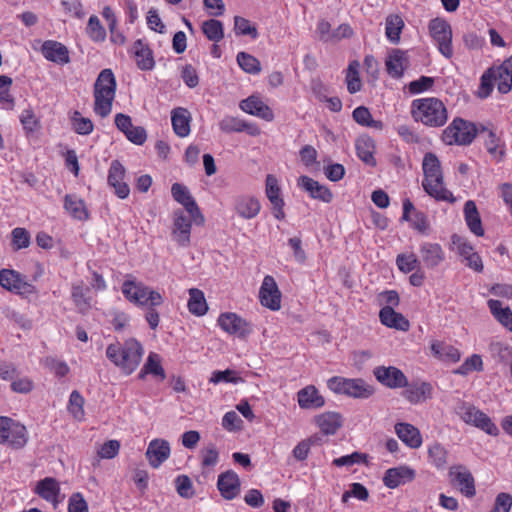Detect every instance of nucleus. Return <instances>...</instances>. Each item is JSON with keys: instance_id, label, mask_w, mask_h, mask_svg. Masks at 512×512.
I'll return each instance as SVG.
<instances>
[{"instance_id": "f257e3e1", "label": "nucleus", "mask_w": 512, "mask_h": 512, "mask_svg": "<svg viewBox=\"0 0 512 512\" xmlns=\"http://www.w3.org/2000/svg\"><path fill=\"white\" fill-rule=\"evenodd\" d=\"M422 168L424 172L422 186L425 192L437 201L453 202V194L445 188L444 177L437 156L433 153H426Z\"/></svg>"}, {"instance_id": "f03ea898", "label": "nucleus", "mask_w": 512, "mask_h": 512, "mask_svg": "<svg viewBox=\"0 0 512 512\" xmlns=\"http://www.w3.org/2000/svg\"><path fill=\"white\" fill-rule=\"evenodd\" d=\"M144 350L142 345L134 338L128 339L124 344H110L106 348L107 358L126 375L134 372L139 366Z\"/></svg>"}, {"instance_id": "7ed1b4c3", "label": "nucleus", "mask_w": 512, "mask_h": 512, "mask_svg": "<svg viewBox=\"0 0 512 512\" xmlns=\"http://www.w3.org/2000/svg\"><path fill=\"white\" fill-rule=\"evenodd\" d=\"M116 86V79L111 69H104L99 73L94 84V112L102 118L111 113Z\"/></svg>"}, {"instance_id": "20e7f679", "label": "nucleus", "mask_w": 512, "mask_h": 512, "mask_svg": "<svg viewBox=\"0 0 512 512\" xmlns=\"http://www.w3.org/2000/svg\"><path fill=\"white\" fill-rule=\"evenodd\" d=\"M412 115L416 121L429 127L443 126L448 118L444 103L434 97L414 100Z\"/></svg>"}, {"instance_id": "39448f33", "label": "nucleus", "mask_w": 512, "mask_h": 512, "mask_svg": "<svg viewBox=\"0 0 512 512\" xmlns=\"http://www.w3.org/2000/svg\"><path fill=\"white\" fill-rule=\"evenodd\" d=\"M126 279L122 284V293L125 298L139 306H160L163 304L161 294L133 277Z\"/></svg>"}, {"instance_id": "423d86ee", "label": "nucleus", "mask_w": 512, "mask_h": 512, "mask_svg": "<svg viewBox=\"0 0 512 512\" xmlns=\"http://www.w3.org/2000/svg\"><path fill=\"white\" fill-rule=\"evenodd\" d=\"M456 413L467 425L474 426L490 436L496 437L500 433L492 419L474 405L462 402L456 408Z\"/></svg>"}, {"instance_id": "0eeeda50", "label": "nucleus", "mask_w": 512, "mask_h": 512, "mask_svg": "<svg viewBox=\"0 0 512 512\" xmlns=\"http://www.w3.org/2000/svg\"><path fill=\"white\" fill-rule=\"evenodd\" d=\"M29 435L26 427L6 416H0V444L12 449H22L28 442Z\"/></svg>"}, {"instance_id": "6e6552de", "label": "nucleus", "mask_w": 512, "mask_h": 512, "mask_svg": "<svg viewBox=\"0 0 512 512\" xmlns=\"http://www.w3.org/2000/svg\"><path fill=\"white\" fill-rule=\"evenodd\" d=\"M478 134L477 127L462 118H455L443 131L442 140L447 145H469Z\"/></svg>"}, {"instance_id": "1a4fd4ad", "label": "nucleus", "mask_w": 512, "mask_h": 512, "mask_svg": "<svg viewBox=\"0 0 512 512\" xmlns=\"http://www.w3.org/2000/svg\"><path fill=\"white\" fill-rule=\"evenodd\" d=\"M430 36L438 46L439 52L446 58L453 56L452 29L450 24L441 18H434L428 25Z\"/></svg>"}, {"instance_id": "9d476101", "label": "nucleus", "mask_w": 512, "mask_h": 512, "mask_svg": "<svg viewBox=\"0 0 512 512\" xmlns=\"http://www.w3.org/2000/svg\"><path fill=\"white\" fill-rule=\"evenodd\" d=\"M193 218L190 214L186 215L181 209L173 213L172 238L181 247H188L191 242V228Z\"/></svg>"}, {"instance_id": "9b49d317", "label": "nucleus", "mask_w": 512, "mask_h": 512, "mask_svg": "<svg viewBox=\"0 0 512 512\" xmlns=\"http://www.w3.org/2000/svg\"><path fill=\"white\" fill-rule=\"evenodd\" d=\"M0 286L16 294H31L35 287L24 279V276L13 269L0 270Z\"/></svg>"}, {"instance_id": "f8f14e48", "label": "nucleus", "mask_w": 512, "mask_h": 512, "mask_svg": "<svg viewBox=\"0 0 512 512\" xmlns=\"http://www.w3.org/2000/svg\"><path fill=\"white\" fill-rule=\"evenodd\" d=\"M171 193L174 200L184 206L186 212L191 215L196 225H203L205 223L204 216L186 186L174 183L171 187Z\"/></svg>"}, {"instance_id": "ddd939ff", "label": "nucleus", "mask_w": 512, "mask_h": 512, "mask_svg": "<svg viewBox=\"0 0 512 512\" xmlns=\"http://www.w3.org/2000/svg\"><path fill=\"white\" fill-rule=\"evenodd\" d=\"M217 322L223 331L239 338H244L252 332V325L236 313H222Z\"/></svg>"}, {"instance_id": "4468645a", "label": "nucleus", "mask_w": 512, "mask_h": 512, "mask_svg": "<svg viewBox=\"0 0 512 512\" xmlns=\"http://www.w3.org/2000/svg\"><path fill=\"white\" fill-rule=\"evenodd\" d=\"M260 303L272 310L278 311L281 308V292L275 279L266 275L259 290Z\"/></svg>"}, {"instance_id": "2eb2a0df", "label": "nucleus", "mask_w": 512, "mask_h": 512, "mask_svg": "<svg viewBox=\"0 0 512 512\" xmlns=\"http://www.w3.org/2000/svg\"><path fill=\"white\" fill-rule=\"evenodd\" d=\"M373 374L378 382L390 389L404 388V386H407V377L397 367L378 366L374 369Z\"/></svg>"}, {"instance_id": "dca6fc26", "label": "nucleus", "mask_w": 512, "mask_h": 512, "mask_svg": "<svg viewBox=\"0 0 512 512\" xmlns=\"http://www.w3.org/2000/svg\"><path fill=\"white\" fill-rule=\"evenodd\" d=\"M450 477L454 485L466 497H473L476 494L475 481L470 471L463 465H456L450 468Z\"/></svg>"}, {"instance_id": "f3484780", "label": "nucleus", "mask_w": 512, "mask_h": 512, "mask_svg": "<svg viewBox=\"0 0 512 512\" xmlns=\"http://www.w3.org/2000/svg\"><path fill=\"white\" fill-rule=\"evenodd\" d=\"M125 173L124 166L118 160L111 162L108 171V184L114 189L115 194L120 199L127 198L130 193V188L124 181Z\"/></svg>"}, {"instance_id": "a211bd4d", "label": "nucleus", "mask_w": 512, "mask_h": 512, "mask_svg": "<svg viewBox=\"0 0 512 512\" xmlns=\"http://www.w3.org/2000/svg\"><path fill=\"white\" fill-rule=\"evenodd\" d=\"M266 196L272 205V214L278 220L285 218L283 210L284 200L281 197V190L275 176L269 174L266 177Z\"/></svg>"}, {"instance_id": "6ab92c4d", "label": "nucleus", "mask_w": 512, "mask_h": 512, "mask_svg": "<svg viewBox=\"0 0 512 512\" xmlns=\"http://www.w3.org/2000/svg\"><path fill=\"white\" fill-rule=\"evenodd\" d=\"M298 186L305 190L313 199L324 203H330L333 200V193L328 187L308 176H300L298 178Z\"/></svg>"}, {"instance_id": "aec40b11", "label": "nucleus", "mask_w": 512, "mask_h": 512, "mask_svg": "<svg viewBox=\"0 0 512 512\" xmlns=\"http://www.w3.org/2000/svg\"><path fill=\"white\" fill-rule=\"evenodd\" d=\"M478 134L483 138L484 146L492 159L497 162L502 161L505 156V144L495 132L482 126L480 130L478 129Z\"/></svg>"}, {"instance_id": "412c9836", "label": "nucleus", "mask_w": 512, "mask_h": 512, "mask_svg": "<svg viewBox=\"0 0 512 512\" xmlns=\"http://www.w3.org/2000/svg\"><path fill=\"white\" fill-rule=\"evenodd\" d=\"M171 453L170 444L164 439L152 440L146 450V458L153 468H158L165 462Z\"/></svg>"}, {"instance_id": "4be33fe9", "label": "nucleus", "mask_w": 512, "mask_h": 512, "mask_svg": "<svg viewBox=\"0 0 512 512\" xmlns=\"http://www.w3.org/2000/svg\"><path fill=\"white\" fill-rule=\"evenodd\" d=\"M234 209L240 218L250 220L260 213L261 204L255 196L240 195L235 199Z\"/></svg>"}, {"instance_id": "5701e85b", "label": "nucleus", "mask_w": 512, "mask_h": 512, "mask_svg": "<svg viewBox=\"0 0 512 512\" xmlns=\"http://www.w3.org/2000/svg\"><path fill=\"white\" fill-rule=\"evenodd\" d=\"M421 262L428 269H434L445 259V253L438 243L425 242L421 244L420 249Z\"/></svg>"}, {"instance_id": "b1692460", "label": "nucleus", "mask_w": 512, "mask_h": 512, "mask_svg": "<svg viewBox=\"0 0 512 512\" xmlns=\"http://www.w3.org/2000/svg\"><path fill=\"white\" fill-rule=\"evenodd\" d=\"M42 55L51 62L64 65L70 62L69 51L60 42L47 40L41 46Z\"/></svg>"}, {"instance_id": "393cba45", "label": "nucleus", "mask_w": 512, "mask_h": 512, "mask_svg": "<svg viewBox=\"0 0 512 512\" xmlns=\"http://www.w3.org/2000/svg\"><path fill=\"white\" fill-rule=\"evenodd\" d=\"M240 108L244 112L257 116L266 121H272L274 114L271 108L266 105L258 96H250L240 102Z\"/></svg>"}, {"instance_id": "a878e982", "label": "nucleus", "mask_w": 512, "mask_h": 512, "mask_svg": "<svg viewBox=\"0 0 512 512\" xmlns=\"http://www.w3.org/2000/svg\"><path fill=\"white\" fill-rule=\"evenodd\" d=\"M403 397L411 404H418L432 398L433 388L428 382H412L404 386Z\"/></svg>"}, {"instance_id": "bb28decb", "label": "nucleus", "mask_w": 512, "mask_h": 512, "mask_svg": "<svg viewBox=\"0 0 512 512\" xmlns=\"http://www.w3.org/2000/svg\"><path fill=\"white\" fill-rule=\"evenodd\" d=\"M219 128L224 133L246 131L250 136H258L261 133L256 124L247 123L246 121L233 116L224 117L219 122Z\"/></svg>"}, {"instance_id": "cd10ccee", "label": "nucleus", "mask_w": 512, "mask_h": 512, "mask_svg": "<svg viewBox=\"0 0 512 512\" xmlns=\"http://www.w3.org/2000/svg\"><path fill=\"white\" fill-rule=\"evenodd\" d=\"M217 487L225 499H234L240 492V480L238 475L233 471H226L220 474Z\"/></svg>"}, {"instance_id": "c85d7f7f", "label": "nucleus", "mask_w": 512, "mask_h": 512, "mask_svg": "<svg viewBox=\"0 0 512 512\" xmlns=\"http://www.w3.org/2000/svg\"><path fill=\"white\" fill-rule=\"evenodd\" d=\"M493 72V79L497 83L500 93L506 94L512 88V56L506 59L500 66L490 68Z\"/></svg>"}, {"instance_id": "c756f323", "label": "nucleus", "mask_w": 512, "mask_h": 512, "mask_svg": "<svg viewBox=\"0 0 512 512\" xmlns=\"http://www.w3.org/2000/svg\"><path fill=\"white\" fill-rule=\"evenodd\" d=\"M430 349L433 357L442 362L457 363L461 359L459 349L444 341H432Z\"/></svg>"}, {"instance_id": "7c9ffc66", "label": "nucleus", "mask_w": 512, "mask_h": 512, "mask_svg": "<svg viewBox=\"0 0 512 512\" xmlns=\"http://www.w3.org/2000/svg\"><path fill=\"white\" fill-rule=\"evenodd\" d=\"M414 477V470L406 466H400L388 469L383 477V482L386 487L394 489L406 481H412Z\"/></svg>"}, {"instance_id": "2f4dec72", "label": "nucleus", "mask_w": 512, "mask_h": 512, "mask_svg": "<svg viewBox=\"0 0 512 512\" xmlns=\"http://www.w3.org/2000/svg\"><path fill=\"white\" fill-rule=\"evenodd\" d=\"M395 432L398 438L408 447L416 449L422 445V436L418 428L409 423H397Z\"/></svg>"}, {"instance_id": "473e14b6", "label": "nucleus", "mask_w": 512, "mask_h": 512, "mask_svg": "<svg viewBox=\"0 0 512 512\" xmlns=\"http://www.w3.org/2000/svg\"><path fill=\"white\" fill-rule=\"evenodd\" d=\"M381 323L389 328L401 331H408L410 328L409 321L391 307H383L379 312Z\"/></svg>"}, {"instance_id": "72a5a7b5", "label": "nucleus", "mask_w": 512, "mask_h": 512, "mask_svg": "<svg viewBox=\"0 0 512 512\" xmlns=\"http://www.w3.org/2000/svg\"><path fill=\"white\" fill-rule=\"evenodd\" d=\"M355 148L357 156L366 165L371 167L376 166L377 162L374 157L375 153V142L368 136H361L356 140Z\"/></svg>"}, {"instance_id": "f704fd0d", "label": "nucleus", "mask_w": 512, "mask_h": 512, "mask_svg": "<svg viewBox=\"0 0 512 512\" xmlns=\"http://www.w3.org/2000/svg\"><path fill=\"white\" fill-rule=\"evenodd\" d=\"M407 64L408 62L405 52L399 49L392 50L385 62L386 70L393 78H400L403 75Z\"/></svg>"}, {"instance_id": "c9c22d12", "label": "nucleus", "mask_w": 512, "mask_h": 512, "mask_svg": "<svg viewBox=\"0 0 512 512\" xmlns=\"http://www.w3.org/2000/svg\"><path fill=\"white\" fill-rule=\"evenodd\" d=\"M375 389L361 378H349L344 395L353 398L367 399L372 396Z\"/></svg>"}, {"instance_id": "e433bc0d", "label": "nucleus", "mask_w": 512, "mask_h": 512, "mask_svg": "<svg viewBox=\"0 0 512 512\" xmlns=\"http://www.w3.org/2000/svg\"><path fill=\"white\" fill-rule=\"evenodd\" d=\"M172 127L175 134L179 137H186L190 133L191 116L187 109L176 108L171 115Z\"/></svg>"}, {"instance_id": "4c0bfd02", "label": "nucleus", "mask_w": 512, "mask_h": 512, "mask_svg": "<svg viewBox=\"0 0 512 512\" xmlns=\"http://www.w3.org/2000/svg\"><path fill=\"white\" fill-rule=\"evenodd\" d=\"M298 404L301 408H320L324 405V398L319 394L315 386H306L298 394Z\"/></svg>"}, {"instance_id": "58836bf2", "label": "nucleus", "mask_w": 512, "mask_h": 512, "mask_svg": "<svg viewBox=\"0 0 512 512\" xmlns=\"http://www.w3.org/2000/svg\"><path fill=\"white\" fill-rule=\"evenodd\" d=\"M133 53L136 58V63L141 70L153 69L155 62L152 51L141 39H138L133 44Z\"/></svg>"}, {"instance_id": "ea45409f", "label": "nucleus", "mask_w": 512, "mask_h": 512, "mask_svg": "<svg viewBox=\"0 0 512 512\" xmlns=\"http://www.w3.org/2000/svg\"><path fill=\"white\" fill-rule=\"evenodd\" d=\"M316 424L321 432L326 435H333L342 425L341 415L337 412H325L315 418Z\"/></svg>"}, {"instance_id": "a19ab883", "label": "nucleus", "mask_w": 512, "mask_h": 512, "mask_svg": "<svg viewBox=\"0 0 512 512\" xmlns=\"http://www.w3.org/2000/svg\"><path fill=\"white\" fill-rule=\"evenodd\" d=\"M35 493L46 501L56 503L60 493L59 483L55 478L46 477L37 483Z\"/></svg>"}, {"instance_id": "79ce46f5", "label": "nucleus", "mask_w": 512, "mask_h": 512, "mask_svg": "<svg viewBox=\"0 0 512 512\" xmlns=\"http://www.w3.org/2000/svg\"><path fill=\"white\" fill-rule=\"evenodd\" d=\"M464 214L467 226L469 227L470 231L476 236H483L484 229L482 227L481 218L474 201L469 200L465 203Z\"/></svg>"}, {"instance_id": "37998d69", "label": "nucleus", "mask_w": 512, "mask_h": 512, "mask_svg": "<svg viewBox=\"0 0 512 512\" xmlns=\"http://www.w3.org/2000/svg\"><path fill=\"white\" fill-rule=\"evenodd\" d=\"M64 208L77 220L84 221L89 217L84 201L76 195L67 194L64 197Z\"/></svg>"}, {"instance_id": "c03bdc74", "label": "nucleus", "mask_w": 512, "mask_h": 512, "mask_svg": "<svg viewBox=\"0 0 512 512\" xmlns=\"http://www.w3.org/2000/svg\"><path fill=\"white\" fill-rule=\"evenodd\" d=\"M491 314L509 331H512V311L509 307H502L499 300L490 299L487 302Z\"/></svg>"}, {"instance_id": "a18cd8bd", "label": "nucleus", "mask_w": 512, "mask_h": 512, "mask_svg": "<svg viewBox=\"0 0 512 512\" xmlns=\"http://www.w3.org/2000/svg\"><path fill=\"white\" fill-rule=\"evenodd\" d=\"M491 358L498 364L507 365L512 360V346L501 341L489 344Z\"/></svg>"}, {"instance_id": "49530a36", "label": "nucleus", "mask_w": 512, "mask_h": 512, "mask_svg": "<svg viewBox=\"0 0 512 512\" xmlns=\"http://www.w3.org/2000/svg\"><path fill=\"white\" fill-rule=\"evenodd\" d=\"M189 312L196 316H203L208 311V305L204 296V293L197 289H189V300H188Z\"/></svg>"}, {"instance_id": "de8ad7c7", "label": "nucleus", "mask_w": 512, "mask_h": 512, "mask_svg": "<svg viewBox=\"0 0 512 512\" xmlns=\"http://www.w3.org/2000/svg\"><path fill=\"white\" fill-rule=\"evenodd\" d=\"M352 117L356 123H358L361 126L373 128L376 130H382L383 129V123L380 120H374L372 118V115L369 111V109L365 106H359L357 107L353 113Z\"/></svg>"}, {"instance_id": "09e8293b", "label": "nucleus", "mask_w": 512, "mask_h": 512, "mask_svg": "<svg viewBox=\"0 0 512 512\" xmlns=\"http://www.w3.org/2000/svg\"><path fill=\"white\" fill-rule=\"evenodd\" d=\"M202 32L208 40L215 43L220 42L224 38V28L221 21L209 19L202 23Z\"/></svg>"}, {"instance_id": "8fccbe9b", "label": "nucleus", "mask_w": 512, "mask_h": 512, "mask_svg": "<svg viewBox=\"0 0 512 512\" xmlns=\"http://www.w3.org/2000/svg\"><path fill=\"white\" fill-rule=\"evenodd\" d=\"M404 22L399 15H389L386 18V36L392 43H398Z\"/></svg>"}, {"instance_id": "3c124183", "label": "nucleus", "mask_w": 512, "mask_h": 512, "mask_svg": "<svg viewBox=\"0 0 512 512\" xmlns=\"http://www.w3.org/2000/svg\"><path fill=\"white\" fill-rule=\"evenodd\" d=\"M89 288L84 287L83 283L73 285L72 299L80 312H85L91 307V297L87 296Z\"/></svg>"}, {"instance_id": "603ef678", "label": "nucleus", "mask_w": 512, "mask_h": 512, "mask_svg": "<svg viewBox=\"0 0 512 512\" xmlns=\"http://www.w3.org/2000/svg\"><path fill=\"white\" fill-rule=\"evenodd\" d=\"M237 62L247 73L258 74L261 71V64L259 60L246 52H239L237 54Z\"/></svg>"}, {"instance_id": "864d4df0", "label": "nucleus", "mask_w": 512, "mask_h": 512, "mask_svg": "<svg viewBox=\"0 0 512 512\" xmlns=\"http://www.w3.org/2000/svg\"><path fill=\"white\" fill-rule=\"evenodd\" d=\"M483 361L480 355L473 354L468 357L457 369L453 371L454 374L465 376L472 371H482Z\"/></svg>"}, {"instance_id": "5fc2aeb1", "label": "nucleus", "mask_w": 512, "mask_h": 512, "mask_svg": "<svg viewBox=\"0 0 512 512\" xmlns=\"http://www.w3.org/2000/svg\"><path fill=\"white\" fill-rule=\"evenodd\" d=\"M359 63L353 61L349 64L346 75L347 89L351 94L361 90L362 84L359 77Z\"/></svg>"}, {"instance_id": "6e6d98bb", "label": "nucleus", "mask_w": 512, "mask_h": 512, "mask_svg": "<svg viewBox=\"0 0 512 512\" xmlns=\"http://www.w3.org/2000/svg\"><path fill=\"white\" fill-rule=\"evenodd\" d=\"M428 455L432 464L437 468L442 469L447 465L448 452L439 443H435L429 447Z\"/></svg>"}, {"instance_id": "4d7b16f0", "label": "nucleus", "mask_w": 512, "mask_h": 512, "mask_svg": "<svg viewBox=\"0 0 512 512\" xmlns=\"http://www.w3.org/2000/svg\"><path fill=\"white\" fill-rule=\"evenodd\" d=\"M234 30L237 35H248L252 39H256L258 37L256 26L252 25L250 20L244 17H234Z\"/></svg>"}, {"instance_id": "13d9d810", "label": "nucleus", "mask_w": 512, "mask_h": 512, "mask_svg": "<svg viewBox=\"0 0 512 512\" xmlns=\"http://www.w3.org/2000/svg\"><path fill=\"white\" fill-rule=\"evenodd\" d=\"M87 33L96 42H103L106 39V30L95 15L90 16L88 20Z\"/></svg>"}, {"instance_id": "bf43d9fd", "label": "nucleus", "mask_w": 512, "mask_h": 512, "mask_svg": "<svg viewBox=\"0 0 512 512\" xmlns=\"http://www.w3.org/2000/svg\"><path fill=\"white\" fill-rule=\"evenodd\" d=\"M84 398L82 395L74 390L70 394L68 410L76 420H82L84 417Z\"/></svg>"}, {"instance_id": "052dcab7", "label": "nucleus", "mask_w": 512, "mask_h": 512, "mask_svg": "<svg viewBox=\"0 0 512 512\" xmlns=\"http://www.w3.org/2000/svg\"><path fill=\"white\" fill-rule=\"evenodd\" d=\"M396 264L398 269L403 273H410L413 270H415L418 265L420 264V261L416 257L415 254H399L396 258Z\"/></svg>"}, {"instance_id": "680f3d73", "label": "nucleus", "mask_w": 512, "mask_h": 512, "mask_svg": "<svg viewBox=\"0 0 512 512\" xmlns=\"http://www.w3.org/2000/svg\"><path fill=\"white\" fill-rule=\"evenodd\" d=\"M12 246L15 251L29 247L30 234L25 228L17 227L11 232Z\"/></svg>"}, {"instance_id": "e2e57ef3", "label": "nucleus", "mask_w": 512, "mask_h": 512, "mask_svg": "<svg viewBox=\"0 0 512 512\" xmlns=\"http://www.w3.org/2000/svg\"><path fill=\"white\" fill-rule=\"evenodd\" d=\"M210 383L218 384L220 382L234 383L243 382V379L236 375V372L230 369L224 371H214L210 377Z\"/></svg>"}, {"instance_id": "0e129e2a", "label": "nucleus", "mask_w": 512, "mask_h": 512, "mask_svg": "<svg viewBox=\"0 0 512 512\" xmlns=\"http://www.w3.org/2000/svg\"><path fill=\"white\" fill-rule=\"evenodd\" d=\"M177 493L185 499L192 498L194 496V489L191 479L186 475H180L175 480Z\"/></svg>"}, {"instance_id": "69168bd1", "label": "nucleus", "mask_w": 512, "mask_h": 512, "mask_svg": "<svg viewBox=\"0 0 512 512\" xmlns=\"http://www.w3.org/2000/svg\"><path fill=\"white\" fill-rule=\"evenodd\" d=\"M72 121L74 130L78 134L88 135L94 129L92 121L89 118L80 117V113L78 111L74 112Z\"/></svg>"}, {"instance_id": "338daca9", "label": "nucleus", "mask_w": 512, "mask_h": 512, "mask_svg": "<svg viewBox=\"0 0 512 512\" xmlns=\"http://www.w3.org/2000/svg\"><path fill=\"white\" fill-rule=\"evenodd\" d=\"M68 512H89L88 504L79 492L73 493L68 502Z\"/></svg>"}, {"instance_id": "774afa93", "label": "nucleus", "mask_w": 512, "mask_h": 512, "mask_svg": "<svg viewBox=\"0 0 512 512\" xmlns=\"http://www.w3.org/2000/svg\"><path fill=\"white\" fill-rule=\"evenodd\" d=\"M512 507V496L501 492L496 496L494 507L490 512H509Z\"/></svg>"}]
</instances>
